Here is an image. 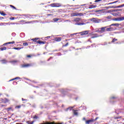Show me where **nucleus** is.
I'll use <instances>...</instances> for the list:
<instances>
[{
    "label": "nucleus",
    "instance_id": "nucleus-19",
    "mask_svg": "<svg viewBox=\"0 0 124 124\" xmlns=\"http://www.w3.org/2000/svg\"><path fill=\"white\" fill-rule=\"evenodd\" d=\"M14 43H15V41L9 42L4 44L3 45H7V44H14Z\"/></svg>",
    "mask_w": 124,
    "mask_h": 124
},
{
    "label": "nucleus",
    "instance_id": "nucleus-17",
    "mask_svg": "<svg viewBox=\"0 0 124 124\" xmlns=\"http://www.w3.org/2000/svg\"><path fill=\"white\" fill-rule=\"evenodd\" d=\"M124 4L118 6L117 7H112V8H121V7H124Z\"/></svg>",
    "mask_w": 124,
    "mask_h": 124
},
{
    "label": "nucleus",
    "instance_id": "nucleus-53",
    "mask_svg": "<svg viewBox=\"0 0 124 124\" xmlns=\"http://www.w3.org/2000/svg\"><path fill=\"white\" fill-rule=\"evenodd\" d=\"M113 15L114 16H116V14L113 13Z\"/></svg>",
    "mask_w": 124,
    "mask_h": 124
},
{
    "label": "nucleus",
    "instance_id": "nucleus-54",
    "mask_svg": "<svg viewBox=\"0 0 124 124\" xmlns=\"http://www.w3.org/2000/svg\"><path fill=\"white\" fill-rule=\"evenodd\" d=\"M49 59L51 60V59H53V57H50L49 58Z\"/></svg>",
    "mask_w": 124,
    "mask_h": 124
},
{
    "label": "nucleus",
    "instance_id": "nucleus-63",
    "mask_svg": "<svg viewBox=\"0 0 124 124\" xmlns=\"http://www.w3.org/2000/svg\"><path fill=\"white\" fill-rule=\"evenodd\" d=\"M90 3L92 4V2H91Z\"/></svg>",
    "mask_w": 124,
    "mask_h": 124
},
{
    "label": "nucleus",
    "instance_id": "nucleus-18",
    "mask_svg": "<svg viewBox=\"0 0 124 124\" xmlns=\"http://www.w3.org/2000/svg\"><path fill=\"white\" fill-rule=\"evenodd\" d=\"M111 26H114L115 27H119L120 26V24L115 23L111 24L109 27H111Z\"/></svg>",
    "mask_w": 124,
    "mask_h": 124
},
{
    "label": "nucleus",
    "instance_id": "nucleus-11",
    "mask_svg": "<svg viewBox=\"0 0 124 124\" xmlns=\"http://www.w3.org/2000/svg\"><path fill=\"white\" fill-rule=\"evenodd\" d=\"M89 32L88 31H84L80 32V35H86V34H88Z\"/></svg>",
    "mask_w": 124,
    "mask_h": 124
},
{
    "label": "nucleus",
    "instance_id": "nucleus-27",
    "mask_svg": "<svg viewBox=\"0 0 124 124\" xmlns=\"http://www.w3.org/2000/svg\"><path fill=\"white\" fill-rule=\"evenodd\" d=\"M0 50H1V51H4V50H6V47H1L0 48Z\"/></svg>",
    "mask_w": 124,
    "mask_h": 124
},
{
    "label": "nucleus",
    "instance_id": "nucleus-24",
    "mask_svg": "<svg viewBox=\"0 0 124 124\" xmlns=\"http://www.w3.org/2000/svg\"><path fill=\"white\" fill-rule=\"evenodd\" d=\"M6 110L8 112H9V111H10V110H12V107L8 108H6Z\"/></svg>",
    "mask_w": 124,
    "mask_h": 124
},
{
    "label": "nucleus",
    "instance_id": "nucleus-3",
    "mask_svg": "<svg viewBox=\"0 0 124 124\" xmlns=\"http://www.w3.org/2000/svg\"><path fill=\"white\" fill-rule=\"evenodd\" d=\"M23 16L25 19H32L33 18L32 17L33 16V15H31L29 14L23 15Z\"/></svg>",
    "mask_w": 124,
    "mask_h": 124
},
{
    "label": "nucleus",
    "instance_id": "nucleus-36",
    "mask_svg": "<svg viewBox=\"0 0 124 124\" xmlns=\"http://www.w3.org/2000/svg\"><path fill=\"white\" fill-rule=\"evenodd\" d=\"M32 55H27V58H31Z\"/></svg>",
    "mask_w": 124,
    "mask_h": 124
},
{
    "label": "nucleus",
    "instance_id": "nucleus-1",
    "mask_svg": "<svg viewBox=\"0 0 124 124\" xmlns=\"http://www.w3.org/2000/svg\"><path fill=\"white\" fill-rule=\"evenodd\" d=\"M39 39V38H35L31 39V40L33 41V42H36L38 44H46V42L45 41H37Z\"/></svg>",
    "mask_w": 124,
    "mask_h": 124
},
{
    "label": "nucleus",
    "instance_id": "nucleus-43",
    "mask_svg": "<svg viewBox=\"0 0 124 124\" xmlns=\"http://www.w3.org/2000/svg\"><path fill=\"white\" fill-rule=\"evenodd\" d=\"M97 119H98V117H96L95 119H93V120L94 121V122H95V121H96V120H97Z\"/></svg>",
    "mask_w": 124,
    "mask_h": 124
},
{
    "label": "nucleus",
    "instance_id": "nucleus-26",
    "mask_svg": "<svg viewBox=\"0 0 124 124\" xmlns=\"http://www.w3.org/2000/svg\"><path fill=\"white\" fill-rule=\"evenodd\" d=\"M0 14H1L2 16H6L7 14L4 13L3 12H0Z\"/></svg>",
    "mask_w": 124,
    "mask_h": 124
},
{
    "label": "nucleus",
    "instance_id": "nucleus-55",
    "mask_svg": "<svg viewBox=\"0 0 124 124\" xmlns=\"http://www.w3.org/2000/svg\"><path fill=\"white\" fill-rule=\"evenodd\" d=\"M85 4H84V5H81V6H85Z\"/></svg>",
    "mask_w": 124,
    "mask_h": 124
},
{
    "label": "nucleus",
    "instance_id": "nucleus-20",
    "mask_svg": "<svg viewBox=\"0 0 124 124\" xmlns=\"http://www.w3.org/2000/svg\"><path fill=\"white\" fill-rule=\"evenodd\" d=\"M22 106H24V105L16 106L15 108L16 109H20Z\"/></svg>",
    "mask_w": 124,
    "mask_h": 124
},
{
    "label": "nucleus",
    "instance_id": "nucleus-49",
    "mask_svg": "<svg viewBox=\"0 0 124 124\" xmlns=\"http://www.w3.org/2000/svg\"><path fill=\"white\" fill-rule=\"evenodd\" d=\"M52 14H47V16H52Z\"/></svg>",
    "mask_w": 124,
    "mask_h": 124
},
{
    "label": "nucleus",
    "instance_id": "nucleus-34",
    "mask_svg": "<svg viewBox=\"0 0 124 124\" xmlns=\"http://www.w3.org/2000/svg\"><path fill=\"white\" fill-rule=\"evenodd\" d=\"M96 32H99V33H101V31L99 29L98 30L96 31Z\"/></svg>",
    "mask_w": 124,
    "mask_h": 124
},
{
    "label": "nucleus",
    "instance_id": "nucleus-21",
    "mask_svg": "<svg viewBox=\"0 0 124 124\" xmlns=\"http://www.w3.org/2000/svg\"><path fill=\"white\" fill-rule=\"evenodd\" d=\"M49 5L51 7H56V3L50 4Z\"/></svg>",
    "mask_w": 124,
    "mask_h": 124
},
{
    "label": "nucleus",
    "instance_id": "nucleus-28",
    "mask_svg": "<svg viewBox=\"0 0 124 124\" xmlns=\"http://www.w3.org/2000/svg\"><path fill=\"white\" fill-rule=\"evenodd\" d=\"M14 49L15 50H20V49H22V47H14Z\"/></svg>",
    "mask_w": 124,
    "mask_h": 124
},
{
    "label": "nucleus",
    "instance_id": "nucleus-4",
    "mask_svg": "<svg viewBox=\"0 0 124 124\" xmlns=\"http://www.w3.org/2000/svg\"><path fill=\"white\" fill-rule=\"evenodd\" d=\"M9 102V100H8L7 98H5L4 99H0V103H7V102Z\"/></svg>",
    "mask_w": 124,
    "mask_h": 124
},
{
    "label": "nucleus",
    "instance_id": "nucleus-14",
    "mask_svg": "<svg viewBox=\"0 0 124 124\" xmlns=\"http://www.w3.org/2000/svg\"><path fill=\"white\" fill-rule=\"evenodd\" d=\"M107 31H114V29L112 27L107 28L106 29Z\"/></svg>",
    "mask_w": 124,
    "mask_h": 124
},
{
    "label": "nucleus",
    "instance_id": "nucleus-42",
    "mask_svg": "<svg viewBox=\"0 0 124 124\" xmlns=\"http://www.w3.org/2000/svg\"><path fill=\"white\" fill-rule=\"evenodd\" d=\"M15 17H13L10 18V20H15Z\"/></svg>",
    "mask_w": 124,
    "mask_h": 124
},
{
    "label": "nucleus",
    "instance_id": "nucleus-47",
    "mask_svg": "<svg viewBox=\"0 0 124 124\" xmlns=\"http://www.w3.org/2000/svg\"><path fill=\"white\" fill-rule=\"evenodd\" d=\"M12 62H17V61H13Z\"/></svg>",
    "mask_w": 124,
    "mask_h": 124
},
{
    "label": "nucleus",
    "instance_id": "nucleus-52",
    "mask_svg": "<svg viewBox=\"0 0 124 124\" xmlns=\"http://www.w3.org/2000/svg\"><path fill=\"white\" fill-rule=\"evenodd\" d=\"M50 36H47L46 37V38H50Z\"/></svg>",
    "mask_w": 124,
    "mask_h": 124
},
{
    "label": "nucleus",
    "instance_id": "nucleus-15",
    "mask_svg": "<svg viewBox=\"0 0 124 124\" xmlns=\"http://www.w3.org/2000/svg\"><path fill=\"white\" fill-rule=\"evenodd\" d=\"M96 7V5H91L89 7V9H93V8H95Z\"/></svg>",
    "mask_w": 124,
    "mask_h": 124
},
{
    "label": "nucleus",
    "instance_id": "nucleus-5",
    "mask_svg": "<svg viewBox=\"0 0 124 124\" xmlns=\"http://www.w3.org/2000/svg\"><path fill=\"white\" fill-rule=\"evenodd\" d=\"M30 66H31V64H23L21 65L22 68H27L30 67Z\"/></svg>",
    "mask_w": 124,
    "mask_h": 124
},
{
    "label": "nucleus",
    "instance_id": "nucleus-33",
    "mask_svg": "<svg viewBox=\"0 0 124 124\" xmlns=\"http://www.w3.org/2000/svg\"><path fill=\"white\" fill-rule=\"evenodd\" d=\"M68 46V43H67L66 44L63 46V47H67Z\"/></svg>",
    "mask_w": 124,
    "mask_h": 124
},
{
    "label": "nucleus",
    "instance_id": "nucleus-61",
    "mask_svg": "<svg viewBox=\"0 0 124 124\" xmlns=\"http://www.w3.org/2000/svg\"><path fill=\"white\" fill-rule=\"evenodd\" d=\"M117 115H118L119 113H117Z\"/></svg>",
    "mask_w": 124,
    "mask_h": 124
},
{
    "label": "nucleus",
    "instance_id": "nucleus-57",
    "mask_svg": "<svg viewBox=\"0 0 124 124\" xmlns=\"http://www.w3.org/2000/svg\"><path fill=\"white\" fill-rule=\"evenodd\" d=\"M50 58H49V59H48V61H50Z\"/></svg>",
    "mask_w": 124,
    "mask_h": 124
},
{
    "label": "nucleus",
    "instance_id": "nucleus-25",
    "mask_svg": "<svg viewBox=\"0 0 124 124\" xmlns=\"http://www.w3.org/2000/svg\"><path fill=\"white\" fill-rule=\"evenodd\" d=\"M1 62L2 63H6V62H7V61H6V60H1Z\"/></svg>",
    "mask_w": 124,
    "mask_h": 124
},
{
    "label": "nucleus",
    "instance_id": "nucleus-41",
    "mask_svg": "<svg viewBox=\"0 0 124 124\" xmlns=\"http://www.w3.org/2000/svg\"><path fill=\"white\" fill-rule=\"evenodd\" d=\"M38 117H37V116L36 115H35L33 117V119H38Z\"/></svg>",
    "mask_w": 124,
    "mask_h": 124
},
{
    "label": "nucleus",
    "instance_id": "nucleus-37",
    "mask_svg": "<svg viewBox=\"0 0 124 124\" xmlns=\"http://www.w3.org/2000/svg\"><path fill=\"white\" fill-rule=\"evenodd\" d=\"M102 0H95L94 2H99V1H101Z\"/></svg>",
    "mask_w": 124,
    "mask_h": 124
},
{
    "label": "nucleus",
    "instance_id": "nucleus-13",
    "mask_svg": "<svg viewBox=\"0 0 124 124\" xmlns=\"http://www.w3.org/2000/svg\"><path fill=\"white\" fill-rule=\"evenodd\" d=\"M62 5L60 3H55V7H62Z\"/></svg>",
    "mask_w": 124,
    "mask_h": 124
},
{
    "label": "nucleus",
    "instance_id": "nucleus-7",
    "mask_svg": "<svg viewBox=\"0 0 124 124\" xmlns=\"http://www.w3.org/2000/svg\"><path fill=\"white\" fill-rule=\"evenodd\" d=\"M107 27H102L100 29L101 30V33H103V32H105V31H106V28Z\"/></svg>",
    "mask_w": 124,
    "mask_h": 124
},
{
    "label": "nucleus",
    "instance_id": "nucleus-2",
    "mask_svg": "<svg viewBox=\"0 0 124 124\" xmlns=\"http://www.w3.org/2000/svg\"><path fill=\"white\" fill-rule=\"evenodd\" d=\"M90 21H91V22H93V23H95V24H98L100 23L101 20L98 19V18H92L90 19Z\"/></svg>",
    "mask_w": 124,
    "mask_h": 124
},
{
    "label": "nucleus",
    "instance_id": "nucleus-40",
    "mask_svg": "<svg viewBox=\"0 0 124 124\" xmlns=\"http://www.w3.org/2000/svg\"><path fill=\"white\" fill-rule=\"evenodd\" d=\"M78 26H80V25H84V23H78Z\"/></svg>",
    "mask_w": 124,
    "mask_h": 124
},
{
    "label": "nucleus",
    "instance_id": "nucleus-50",
    "mask_svg": "<svg viewBox=\"0 0 124 124\" xmlns=\"http://www.w3.org/2000/svg\"><path fill=\"white\" fill-rule=\"evenodd\" d=\"M29 124H33V122H30Z\"/></svg>",
    "mask_w": 124,
    "mask_h": 124
},
{
    "label": "nucleus",
    "instance_id": "nucleus-46",
    "mask_svg": "<svg viewBox=\"0 0 124 124\" xmlns=\"http://www.w3.org/2000/svg\"><path fill=\"white\" fill-rule=\"evenodd\" d=\"M115 98H116V97H114V96L111 97V99H114Z\"/></svg>",
    "mask_w": 124,
    "mask_h": 124
},
{
    "label": "nucleus",
    "instance_id": "nucleus-44",
    "mask_svg": "<svg viewBox=\"0 0 124 124\" xmlns=\"http://www.w3.org/2000/svg\"><path fill=\"white\" fill-rule=\"evenodd\" d=\"M6 106V105H1V107H4Z\"/></svg>",
    "mask_w": 124,
    "mask_h": 124
},
{
    "label": "nucleus",
    "instance_id": "nucleus-59",
    "mask_svg": "<svg viewBox=\"0 0 124 124\" xmlns=\"http://www.w3.org/2000/svg\"><path fill=\"white\" fill-rule=\"evenodd\" d=\"M68 109H69V108H67V110H68Z\"/></svg>",
    "mask_w": 124,
    "mask_h": 124
},
{
    "label": "nucleus",
    "instance_id": "nucleus-29",
    "mask_svg": "<svg viewBox=\"0 0 124 124\" xmlns=\"http://www.w3.org/2000/svg\"><path fill=\"white\" fill-rule=\"evenodd\" d=\"M23 46H29V44L28 43H24L23 44Z\"/></svg>",
    "mask_w": 124,
    "mask_h": 124
},
{
    "label": "nucleus",
    "instance_id": "nucleus-60",
    "mask_svg": "<svg viewBox=\"0 0 124 124\" xmlns=\"http://www.w3.org/2000/svg\"><path fill=\"white\" fill-rule=\"evenodd\" d=\"M88 48H90V46H88Z\"/></svg>",
    "mask_w": 124,
    "mask_h": 124
},
{
    "label": "nucleus",
    "instance_id": "nucleus-39",
    "mask_svg": "<svg viewBox=\"0 0 124 124\" xmlns=\"http://www.w3.org/2000/svg\"><path fill=\"white\" fill-rule=\"evenodd\" d=\"M96 37H98V36H92V37H91V39L92 38H96Z\"/></svg>",
    "mask_w": 124,
    "mask_h": 124
},
{
    "label": "nucleus",
    "instance_id": "nucleus-51",
    "mask_svg": "<svg viewBox=\"0 0 124 124\" xmlns=\"http://www.w3.org/2000/svg\"><path fill=\"white\" fill-rule=\"evenodd\" d=\"M76 20H76V21H79V20H80V19L77 18V19H76Z\"/></svg>",
    "mask_w": 124,
    "mask_h": 124
},
{
    "label": "nucleus",
    "instance_id": "nucleus-45",
    "mask_svg": "<svg viewBox=\"0 0 124 124\" xmlns=\"http://www.w3.org/2000/svg\"><path fill=\"white\" fill-rule=\"evenodd\" d=\"M83 121H85V123H86V121H87V120H86V118L83 117Z\"/></svg>",
    "mask_w": 124,
    "mask_h": 124
},
{
    "label": "nucleus",
    "instance_id": "nucleus-30",
    "mask_svg": "<svg viewBox=\"0 0 124 124\" xmlns=\"http://www.w3.org/2000/svg\"><path fill=\"white\" fill-rule=\"evenodd\" d=\"M10 7H12V8H13L14 9H15V10L17 9L16 8V7H15V6H13L12 5H10Z\"/></svg>",
    "mask_w": 124,
    "mask_h": 124
},
{
    "label": "nucleus",
    "instance_id": "nucleus-6",
    "mask_svg": "<svg viewBox=\"0 0 124 124\" xmlns=\"http://www.w3.org/2000/svg\"><path fill=\"white\" fill-rule=\"evenodd\" d=\"M93 123H94V120H93V119H91L89 120L86 121L85 124H92Z\"/></svg>",
    "mask_w": 124,
    "mask_h": 124
},
{
    "label": "nucleus",
    "instance_id": "nucleus-22",
    "mask_svg": "<svg viewBox=\"0 0 124 124\" xmlns=\"http://www.w3.org/2000/svg\"><path fill=\"white\" fill-rule=\"evenodd\" d=\"M115 41H118V39H116V38H113L112 41H111V43H114Z\"/></svg>",
    "mask_w": 124,
    "mask_h": 124
},
{
    "label": "nucleus",
    "instance_id": "nucleus-56",
    "mask_svg": "<svg viewBox=\"0 0 124 124\" xmlns=\"http://www.w3.org/2000/svg\"><path fill=\"white\" fill-rule=\"evenodd\" d=\"M21 22H26V21H21Z\"/></svg>",
    "mask_w": 124,
    "mask_h": 124
},
{
    "label": "nucleus",
    "instance_id": "nucleus-12",
    "mask_svg": "<svg viewBox=\"0 0 124 124\" xmlns=\"http://www.w3.org/2000/svg\"><path fill=\"white\" fill-rule=\"evenodd\" d=\"M73 112L74 116H78V110L73 109Z\"/></svg>",
    "mask_w": 124,
    "mask_h": 124
},
{
    "label": "nucleus",
    "instance_id": "nucleus-62",
    "mask_svg": "<svg viewBox=\"0 0 124 124\" xmlns=\"http://www.w3.org/2000/svg\"><path fill=\"white\" fill-rule=\"evenodd\" d=\"M115 113H117V111H115Z\"/></svg>",
    "mask_w": 124,
    "mask_h": 124
},
{
    "label": "nucleus",
    "instance_id": "nucleus-8",
    "mask_svg": "<svg viewBox=\"0 0 124 124\" xmlns=\"http://www.w3.org/2000/svg\"><path fill=\"white\" fill-rule=\"evenodd\" d=\"M118 119H122V116L115 117L113 118L114 122H119L120 120Z\"/></svg>",
    "mask_w": 124,
    "mask_h": 124
},
{
    "label": "nucleus",
    "instance_id": "nucleus-31",
    "mask_svg": "<svg viewBox=\"0 0 124 124\" xmlns=\"http://www.w3.org/2000/svg\"><path fill=\"white\" fill-rule=\"evenodd\" d=\"M31 23H33V21H27L25 23V24H31Z\"/></svg>",
    "mask_w": 124,
    "mask_h": 124
},
{
    "label": "nucleus",
    "instance_id": "nucleus-64",
    "mask_svg": "<svg viewBox=\"0 0 124 124\" xmlns=\"http://www.w3.org/2000/svg\"><path fill=\"white\" fill-rule=\"evenodd\" d=\"M48 11H50V10H48Z\"/></svg>",
    "mask_w": 124,
    "mask_h": 124
},
{
    "label": "nucleus",
    "instance_id": "nucleus-9",
    "mask_svg": "<svg viewBox=\"0 0 124 124\" xmlns=\"http://www.w3.org/2000/svg\"><path fill=\"white\" fill-rule=\"evenodd\" d=\"M115 21H124V17H120L117 18H115Z\"/></svg>",
    "mask_w": 124,
    "mask_h": 124
},
{
    "label": "nucleus",
    "instance_id": "nucleus-23",
    "mask_svg": "<svg viewBox=\"0 0 124 124\" xmlns=\"http://www.w3.org/2000/svg\"><path fill=\"white\" fill-rule=\"evenodd\" d=\"M20 79V77H16V78H14L10 80V81H13V80H19V79Z\"/></svg>",
    "mask_w": 124,
    "mask_h": 124
},
{
    "label": "nucleus",
    "instance_id": "nucleus-10",
    "mask_svg": "<svg viewBox=\"0 0 124 124\" xmlns=\"http://www.w3.org/2000/svg\"><path fill=\"white\" fill-rule=\"evenodd\" d=\"M83 15L82 13H74L72 14L73 16H82Z\"/></svg>",
    "mask_w": 124,
    "mask_h": 124
},
{
    "label": "nucleus",
    "instance_id": "nucleus-35",
    "mask_svg": "<svg viewBox=\"0 0 124 124\" xmlns=\"http://www.w3.org/2000/svg\"><path fill=\"white\" fill-rule=\"evenodd\" d=\"M116 2H117V1H115L114 2H110V3H108V4H113V3H116Z\"/></svg>",
    "mask_w": 124,
    "mask_h": 124
},
{
    "label": "nucleus",
    "instance_id": "nucleus-38",
    "mask_svg": "<svg viewBox=\"0 0 124 124\" xmlns=\"http://www.w3.org/2000/svg\"><path fill=\"white\" fill-rule=\"evenodd\" d=\"M22 101H27L28 100H27L26 99H24L23 98H22Z\"/></svg>",
    "mask_w": 124,
    "mask_h": 124
},
{
    "label": "nucleus",
    "instance_id": "nucleus-58",
    "mask_svg": "<svg viewBox=\"0 0 124 124\" xmlns=\"http://www.w3.org/2000/svg\"><path fill=\"white\" fill-rule=\"evenodd\" d=\"M67 40H67V39H66V40H65V41H67Z\"/></svg>",
    "mask_w": 124,
    "mask_h": 124
},
{
    "label": "nucleus",
    "instance_id": "nucleus-32",
    "mask_svg": "<svg viewBox=\"0 0 124 124\" xmlns=\"http://www.w3.org/2000/svg\"><path fill=\"white\" fill-rule=\"evenodd\" d=\"M59 20H60L59 18H54V22H58V21H59Z\"/></svg>",
    "mask_w": 124,
    "mask_h": 124
},
{
    "label": "nucleus",
    "instance_id": "nucleus-48",
    "mask_svg": "<svg viewBox=\"0 0 124 124\" xmlns=\"http://www.w3.org/2000/svg\"><path fill=\"white\" fill-rule=\"evenodd\" d=\"M2 19H4L3 17H0V20H2Z\"/></svg>",
    "mask_w": 124,
    "mask_h": 124
},
{
    "label": "nucleus",
    "instance_id": "nucleus-16",
    "mask_svg": "<svg viewBox=\"0 0 124 124\" xmlns=\"http://www.w3.org/2000/svg\"><path fill=\"white\" fill-rule=\"evenodd\" d=\"M55 41H57V42H60V41H62V38H61V37H57L55 38Z\"/></svg>",
    "mask_w": 124,
    "mask_h": 124
}]
</instances>
